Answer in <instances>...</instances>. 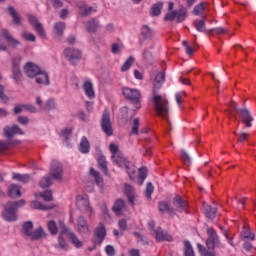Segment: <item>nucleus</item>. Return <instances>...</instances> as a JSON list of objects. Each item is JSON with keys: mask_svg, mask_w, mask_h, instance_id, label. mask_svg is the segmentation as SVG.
<instances>
[{"mask_svg": "<svg viewBox=\"0 0 256 256\" xmlns=\"http://www.w3.org/2000/svg\"><path fill=\"white\" fill-rule=\"evenodd\" d=\"M165 83V72H158L155 76L153 82V103L154 109L158 117H163V119L168 120L169 117V100L161 97V95L157 94V91L163 87Z\"/></svg>", "mask_w": 256, "mask_h": 256, "instance_id": "obj_1", "label": "nucleus"}, {"mask_svg": "<svg viewBox=\"0 0 256 256\" xmlns=\"http://www.w3.org/2000/svg\"><path fill=\"white\" fill-rule=\"evenodd\" d=\"M186 1V7L183 4L179 5L178 10H173L175 4L173 2L168 3V13L164 16V21H175L176 23H183L187 19V9H191L195 5L197 0H184Z\"/></svg>", "mask_w": 256, "mask_h": 256, "instance_id": "obj_2", "label": "nucleus"}, {"mask_svg": "<svg viewBox=\"0 0 256 256\" xmlns=\"http://www.w3.org/2000/svg\"><path fill=\"white\" fill-rule=\"evenodd\" d=\"M26 203L27 202L25 201V199H21L18 201H8L4 205V209L1 213L4 221H7L8 223H13L17 221V219H19V215L17 213H19V209H21V207H25Z\"/></svg>", "mask_w": 256, "mask_h": 256, "instance_id": "obj_3", "label": "nucleus"}, {"mask_svg": "<svg viewBox=\"0 0 256 256\" xmlns=\"http://www.w3.org/2000/svg\"><path fill=\"white\" fill-rule=\"evenodd\" d=\"M24 73H26L27 77L33 79L36 77L35 82L38 85H51V81L49 80V74L47 72H43L39 66L34 64L33 62H28L24 65Z\"/></svg>", "mask_w": 256, "mask_h": 256, "instance_id": "obj_4", "label": "nucleus"}, {"mask_svg": "<svg viewBox=\"0 0 256 256\" xmlns=\"http://www.w3.org/2000/svg\"><path fill=\"white\" fill-rule=\"evenodd\" d=\"M230 105L235 113H238V115H240V119L237 123V128H239V125H241L242 123L246 131L253 129V123L255 121V118L253 117L251 110H249L248 108H239V106H237V103L233 100H231Z\"/></svg>", "mask_w": 256, "mask_h": 256, "instance_id": "obj_5", "label": "nucleus"}, {"mask_svg": "<svg viewBox=\"0 0 256 256\" xmlns=\"http://www.w3.org/2000/svg\"><path fill=\"white\" fill-rule=\"evenodd\" d=\"M3 135L8 140L3 141L0 140V153H3V151H7L11 145H13V136L14 135H25V132L19 127L17 124H13L12 126H5L3 129Z\"/></svg>", "mask_w": 256, "mask_h": 256, "instance_id": "obj_6", "label": "nucleus"}, {"mask_svg": "<svg viewBox=\"0 0 256 256\" xmlns=\"http://www.w3.org/2000/svg\"><path fill=\"white\" fill-rule=\"evenodd\" d=\"M208 238L206 239V247L208 251H215V249H223V243H221V238L215 231V229L208 227L207 228Z\"/></svg>", "mask_w": 256, "mask_h": 256, "instance_id": "obj_7", "label": "nucleus"}, {"mask_svg": "<svg viewBox=\"0 0 256 256\" xmlns=\"http://www.w3.org/2000/svg\"><path fill=\"white\" fill-rule=\"evenodd\" d=\"M100 125L103 133H105L107 137H111L113 135V123H111V113H109L108 110H104Z\"/></svg>", "mask_w": 256, "mask_h": 256, "instance_id": "obj_8", "label": "nucleus"}, {"mask_svg": "<svg viewBox=\"0 0 256 256\" xmlns=\"http://www.w3.org/2000/svg\"><path fill=\"white\" fill-rule=\"evenodd\" d=\"M64 57L71 63V65H77L79 61H81V52L78 49L75 48H65L64 49Z\"/></svg>", "mask_w": 256, "mask_h": 256, "instance_id": "obj_9", "label": "nucleus"}, {"mask_svg": "<svg viewBox=\"0 0 256 256\" xmlns=\"http://www.w3.org/2000/svg\"><path fill=\"white\" fill-rule=\"evenodd\" d=\"M105 237H107V229L105 228V224L100 222L94 230L92 242L95 243V245H101V243L105 241Z\"/></svg>", "mask_w": 256, "mask_h": 256, "instance_id": "obj_10", "label": "nucleus"}, {"mask_svg": "<svg viewBox=\"0 0 256 256\" xmlns=\"http://www.w3.org/2000/svg\"><path fill=\"white\" fill-rule=\"evenodd\" d=\"M28 21L30 25L33 26L34 31H36L39 37H42L43 39L47 37V34L45 33V28H43V24L39 22V20L35 17V15L29 14Z\"/></svg>", "mask_w": 256, "mask_h": 256, "instance_id": "obj_11", "label": "nucleus"}, {"mask_svg": "<svg viewBox=\"0 0 256 256\" xmlns=\"http://www.w3.org/2000/svg\"><path fill=\"white\" fill-rule=\"evenodd\" d=\"M76 207L81 211L82 213H88V215H91L93 213V208L89 205V199L78 195L76 197Z\"/></svg>", "mask_w": 256, "mask_h": 256, "instance_id": "obj_12", "label": "nucleus"}, {"mask_svg": "<svg viewBox=\"0 0 256 256\" xmlns=\"http://www.w3.org/2000/svg\"><path fill=\"white\" fill-rule=\"evenodd\" d=\"M50 177L55 181H63V165L57 161H53L50 169Z\"/></svg>", "mask_w": 256, "mask_h": 256, "instance_id": "obj_13", "label": "nucleus"}, {"mask_svg": "<svg viewBox=\"0 0 256 256\" xmlns=\"http://www.w3.org/2000/svg\"><path fill=\"white\" fill-rule=\"evenodd\" d=\"M21 56H15L12 60L13 79L16 83L21 81Z\"/></svg>", "mask_w": 256, "mask_h": 256, "instance_id": "obj_14", "label": "nucleus"}, {"mask_svg": "<svg viewBox=\"0 0 256 256\" xmlns=\"http://www.w3.org/2000/svg\"><path fill=\"white\" fill-rule=\"evenodd\" d=\"M77 227L79 233L83 237H89V234L91 233V230L89 229V223L87 222V219H85V216H79L77 219Z\"/></svg>", "mask_w": 256, "mask_h": 256, "instance_id": "obj_15", "label": "nucleus"}, {"mask_svg": "<svg viewBox=\"0 0 256 256\" xmlns=\"http://www.w3.org/2000/svg\"><path fill=\"white\" fill-rule=\"evenodd\" d=\"M122 93L125 99H128V101H132V103H139V98L141 97V93H139V90L123 88Z\"/></svg>", "mask_w": 256, "mask_h": 256, "instance_id": "obj_16", "label": "nucleus"}, {"mask_svg": "<svg viewBox=\"0 0 256 256\" xmlns=\"http://www.w3.org/2000/svg\"><path fill=\"white\" fill-rule=\"evenodd\" d=\"M0 37L6 39L8 45L10 47H12L13 49H16V47H19V45H21V42L17 39H15V37H13L11 35V32H9V30L3 28L0 32Z\"/></svg>", "mask_w": 256, "mask_h": 256, "instance_id": "obj_17", "label": "nucleus"}, {"mask_svg": "<svg viewBox=\"0 0 256 256\" xmlns=\"http://www.w3.org/2000/svg\"><path fill=\"white\" fill-rule=\"evenodd\" d=\"M65 29H67V24L65 22H56L53 25V35L57 41H61L63 39V35L65 34Z\"/></svg>", "mask_w": 256, "mask_h": 256, "instance_id": "obj_18", "label": "nucleus"}, {"mask_svg": "<svg viewBox=\"0 0 256 256\" xmlns=\"http://www.w3.org/2000/svg\"><path fill=\"white\" fill-rule=\"evenodd\" d=\"M172 204L174 205V209L176 211H178L179 213H183V211H185L187 209V203L185 202V200H183V198H181V196L176 195L173 200H172Z\"/></svg>", "mask_w": 256, "mask_h": 256, "instance_id": "obj_19", "label": "nucleus"}, {"mask_svg": "<svg viewBox=\"0 0 256 256\" xmlns=\"http://www.w3.org/2000/svg\"><path fill=\"white\" fill-rule=\"evenodd\" d=\"M101 23L96 18H91L86 22V31L88 33H97Z\"/></svg>", "mask_w": 256, "mask_h": 256, "instance_id": "obj_20", "label": "nucleus"}, {"mask_svg": "<svg viewBox=\"0 0 256 256\" xmlns=\"http://www.w3.org/2000/svg\"><path fill=\"white\" fill-rule=\"evenodd\" d=\"M29 237L31 241H39V239H43V237H47V233L45 232V229H43V226H39L37 229L32 231Z\"/></svg>", "mask_w": 256, "mask_h": 256, "instance_id": "obj_21", "label": "nucleus"}, {"mask_svg": "<svg viewBox=\"0 0 256 256\" xmlns=\"http://www.w3.org/2000/svg\"><path fill=\"white\" fill-rule=\"evenodd\" d=\"M156 235V241H173V236L168 234L167 232H163V229L161 227H158L157 230L155 231Z\"/></svg>", "mask_w": 256, "mask_h": 256, "instance_id": "obj_22", "label": "nucleus"}, {"mask_svg": "<svg viewBox=\"0 0 256 256\" xmlns=\"http://www.w3.org/2000/svg\"><path fill=\"white\" fill-rule=\"evenodd\" d=\"M8 195L11 197V199H19L21 197V187L17 184H11L8 187Z\"/></svg>", "mask_w": 256, "mask_h": 256, "instance_id": "obj_23", "label": "nucleus"}, {"mask_svg": "<svg viewBox=\"0 0 256 256\" xmlns=\"http://www.w3.org/2000/svg\"><path fill=\"white\" fill-rule=\"evenodd\" d=\"M242 241H255V233L251 230V227L244 226L241 233Z\"/></svg>", "mask_w": 256, "mask_h": 256, "instance_id": "obj_24", "label": "nucleus"}, {"mask_svg": "<svg viewBox=\"0 0 256 256\" xmlns=\"http://www.w3.org/2000/svg\"><path fill=\"white\" fill-rule=\"evenodd\" d=\"M203 209H204V214L207 219H215L217 216V208H213V206L203 203Z\"/></svg>", "mask_w": 256, "mask_h": 256, "instance_id": "obj_25", "label": "nucleus"}, {"mask_svg": "<svg viewBox=\"0 0 256 256\" xmlns=\"http://www.w3.org/2000/svg\"><path fill=\"white\" fill-rule=\"evenodd\" d=\"M207 17L204 16L202 19L195 20L193 25L198 33H207V25L205 23Z\"/></svg>", "mask_w": 256, "mask_h": 256, "instance_id": "obj_26", "label": "nucleus"}, {"mask_svg": "<svg viewBox=\"0 0 256 256\" xmlns=\"http://www.w3.org/2000/svg\"><path fill=\"white\" fill-rule=\"evenodd\" d=\"M79 151L80 153L87 154L89 151H91V143H89V139L86 136H83L81 138L80 144H79Z\"/></svg>", "mask_w": 256, "mask_h": 256, "instance_id": "obj_27", "label": "nucleus"}, {"mask_svg": "<svg viewBox=\"0 0 256 256\" xmlns=\"http://www.w3.org/2000/svg\"><path fill=\"white\" fill-rule=\"evenodd\" d=\"M125 195L129 201V203H131V205L135 204V188H133V186L129 185V184H125Z\"/></svg>", "mask_w": 256, "mask_h": 256, "instance_id": "obj_28", "label": "nucleus"}, {"mask_svg": "<svg viewBox=\"0 0 256 256\" xmlns=\"http://www.w3.org/2000/svg\"><path fill=\"white\" fill-rule=\"evenodd\" d=\"M79 8V15L80 17H89V15H91V13H95L97 10L93 9V7L91 6H87L85 4H82L80 6H78Z\"/></svg>", "mask_w": 256, "mask_h": 256, "instance_id": "obj_29", "label": "nucleus"}, {"mask_svg": "<svg viewBox=\"0 0 256 256\" xmlns=\"http://www.w3.org/2000/svg\"><path fill=\"white\" fill-rule=\"evenodd\" d=\"M161 11H163V2L159 1L152 5L150 15L152 17H159V15H161Z\"/></svg>", "mask_w": 256, "mask_h": 256, "instance_id": "obj_30", "label": "nucleus"}, {"mask_svg": "<svg viewBox=\"0 0 256 256\" xmlns=\"http://www.w3.org/2000/svg\"><path fill=\"white\" fill-rule=\"evenodd\" d=\"M98 165L101 169V171L105 174V175H109V169L107 168V158H105V156L103 154H100L98 156Z\"/></svg>", "mask_w": 256, "mask_h": 256, "instance_id": "obj_31", "label": "nucleus"}, {"mask_svg": "<svg viewBox=\"0 0 256 256\" xmlns=\"http://www.w3.org/2000/svg\"><path fill=\"white\" fill-rule=\"evenodd\" d=\"M147 175H149L147 167H141L138 169V185H143V183H145Z\"/></svg>", "mask_w": 256, "mask_h": 256, "instance_id": "obj_32", "label": "nucleus"}, {"mask_svg": "<svg viewBox=\"0 0 256 256\" xmlns=\"http://www.w3.org/2000/svg\"><path fill=\"white\" fill-rule=\"evenodd\" d=\"M124 207H125V200L120 198L115 201V203L112 207V211H114V213H116V215H121Z\"/></svg>", "mask_w": 256, "mask_h": 256, "instance_id": "obj_33", "label": "nucleus"}, {"mask_svg": "<svg viewBox=\"0 0 256 256\" xmlns=\"http://www.w3.org/2000/svg\"><path fill=\"white\" fill-rule=\"evenodd\" d=\"M8 13L12 17V20L14 21L15 25H21V16L17 14V10H15V7L9 6Z\"/></svg>", "mask_w": 256, "mask_h": 256, "instance_id": "obj_34", "label": "nucleus"}, {"mask_svg": "<svg viewBox=\"0 0 256 256\" xmlns=\"http://www.w3.org/2000/svg\"><path fill=\"white\" fill-rule=\"evenodd\" d=\"M30 207L31 209H40L41 211H51L55 206H45L39 201H32Z\"/></svg>", "mask_w": 256, "mask_h": 256, "instance_id": "obj_35", "label": "nucleus"}, {"mask_svg": "<svg viewBox=\"0 0 256 256\" xmlns=\"http://www.w3.org/2000/svg\"><path fill=\"white\" fill-rule=\"evenodd\" d=\"M12 179L15 181H20V183H29V181H31V175L13 173Z\"/></svg>", "mask_w": 256, "mask_h": 256, "instance_id": "obj_36", "label": "nucleus"}, {"mask_svg": "<svg viewBox=\"0 0 256 256\" xmlns=\"http://www.w3.org/2000/svg\"><path fill=\"white\" fill-rule=\"evenodd\" d=\"M112 159L118 167H125V163H129L127 159L123 158L121 154H114L112 155Z\"/></svg>", "mask_w": 256, "mask_h": 256, "instance_id": "obj_37", "label": "nucleus"}, {"mask_svg": "<svg viewBox=\"0 0 256 256\" xmlns=\"http://www.w3.org/2000/svg\"><path fill=\"white\" fill-rule=\"evenodd\" d=\"M85 94L87 97L91 99V97H95V91L93 90V83L91 81H86L83 85Z\"/></svg>", "mask_w": 256, "mask_h": 256, "instance_id": "obj_38", "label": "nucleus"}, {"mask_svg": "<svg viewBox=\"0 0 256 256\" xmlns=\"http://www.w3.org/2000/svg\"><path fill=\"white\" fill-rule=\"evenodd\" d=\"M68 239H70L72 245H74V247H76V249H81V247H83V242H81V240H79V238L77 237V234H75V232L69 233Z\"/></svg>", "mask_w": 256, "mask_h": 256, "instance_id": "obj_39", "label": "nucleus"}, {"mask_svg": "<svg viewBox=\"0 0 256 256\" xmlns=\"http://www.w3.org/2000/svg\"><path fill=\"white\" fill-rule=\"evenodd\" d=\"M33 227H34L33 221L24 222V224L22 225V233H24V235L29 237L30 234L33 233Z\"/></svg>", "mask_w": 256, "mask_h": 256, "instance_id": "obj_40", "label": "nucleus"}, {"mask_svg": "<svg viewBox=\"0 0 256 256\" xmlns=\"http://www.w3.org/2000/svg\"><path fill=\"white\" fill-rule=\"evenodd\" d=\"M43 109L46 111V113H49V111H55V109H57V104L55 103V100L53 98L48 99L45 102Z\"/></svg>", "mask_w": 256, "mask_h": 256, "instance_id": "obj_41", "label": "nucleus"}, {"mask_svg": "<svg viewBox=\"0 0 256 256\" xmlns=\"http://www.w3.org/2000/svg\"><path fill=\"white\" fill-rule=\"evenodd\" d=\"M60 135L63 137L65 143L69 145V139H71V135H73V128L62 129Z\"/></svg>", "mask_w": 256, "mask_h": 256, "instance_id": "obj_42", "label": "nucleus"}, {"mask_svg": "<svg viewBox=\"0 0 256 256\" xmlns=\"http://www.w3.org/2000/svg\"><path fill=\"white\" fill-rule=\"evenodd\" d=\"M184 256H195V251L189 240L184 241Z\"/></svg>", "mask_w": 256, "mask_h": 256, "instance_id": "obj_43", "label": "nucleus"}, {"mask_svg": "<svg viewBox=\"0 0 256 256\" xmlns=\"http://www.w3.org/2000/svg\"><path fill=\"white\" fill-rule=\"evenodd\" d=\"M52 179H53V177H51V174H49V176H45L39 182L40 187H42V189H46L47 187H51V185H53V180Z\"/></svg>", "mask_w": 256, "mask_h": 256, "instance_id": "obj_44", "label": "nucleus"}, {"mask_svg": "<svg viewBox=\"0 0 256 256\" xmlns=\"http://www.w3.org/2000/svg\"><path fill=\"white\" fill-rule=\"evenodd\" d=\"M47 227L51 235H57V233H59V228L57 227V222H55V220L48 221Z\"/></svg>", "mask_w": 256, "mask_h": 256, "instance_id": "obj_45", "label": "nucleus"}, {"mask_svg": "<svg viewBox=\"0 0 256 256\" xmlns=\"http://www.w3.org/2000/svg\"><path fill=\"white\" fill-rule=\"evenodd\" d=\"M133 63H135V57L129 56L128 59L121 66V71L125 73V71H129L131 69Z\"/></svg>", "mask_w": 256, "mask_h": 256, "instance_id": "obj_46", "label": "nucleus"}, {"mask_svg": "<svg viewBox=\"0 0 256 256\" xmlns=\"http://www.w3.org/2000/svg\"><path fill=\"white\" fill-rule=\"evenodd\" d=\"M141 35L143 36V39H151L153 35V30L148 25H143L141 30Z\"/></svg>", "mask_w": 256, "mask_h": 256, "instance_id": "obj_47", "label": "nucleus"}, {"mask_svg": "<svg viewBox=\"0 0 256 256\" xmlns=\"http://www.w3.org/2000/svg\"><path fill=\"white\" fill-rule=\"evenodd\" d=\"M192 13L196 16L203 15L205 13V3L200 2L198 5H195Z\"/></svg>", "mask_w": 256, "mask_h": 256, "instance_id": "obj_48", "label": "nucleus"}, {"mask_svg": "<svg viewBox=\"0 0 256 256\" xmlns=\"http://www.w3.org/2000/svg\"><path fill=\"white\" fill-rule=\"evenodd\" d=\"M59 229H60V234L61 237H63L64 235H67L69 237V233H74L71 232V230H69V227H67V225L65 224L64 221H59Z\"/></svg>", "mask_w": 256, "mask_h": 256, "instance_id": "obj_49", "label": "nucleus"}, {"mask_svg": "<svg viewBox=\"0 0 256 256\" xmlns=\"http://www.w3.org/2000/svg\"><path fill=\"white\" fill-rule=\"evenodd\" d=\"M143 60L148 65H151L153 63V52H151L149 49L145 48L143 52Z\"/></svg>", "mask_w": 256, "mask_h": 256, "instance_id": "obj_50", "label": "nucleus"}, {"mask_svg": "<svg viewBox=\"0 0 256 256\" xmlns=\"http://www.w3.org/2000/svg\"><path fill=\"white\" fill-rule=\"evenodd\" d=\"M124 168L126 169V173H128V177L131 181H135V178L133 177V175H135V167H133L131 165L130 162L125 163Z\"/></svg>", "mask_w": 256, "mask_h": 256, "instance_id": "obj_51", "label": "nucleus"}, {"mask_svg": "<svg viewBox=\"0 0 256 256\" xmlns=\"http://www.w3.org/2000/svg\"><path fill=\"white\" fill-rule=\"evenodd\" d=\"M180 158L183 163H187V165L191 166V155H189V152H187V150H181Z\"/></svg>", "mask_w": 256, "mask_h": 256, "instance_id": "obj_52", "label": "nucleus"}, {"mask_svg": "<svg viewBox=\"0 0 256 256\" xmlns=\"http://www.w3.org/2000/svg\"><path fill=\"white\" fill-rule=\"evenodd\" d=\"M154 191H155V187L153 186V183L148 182L146 184V190H145V195L148 201H151V196L153 195Z\"/></svg>", "mask_w": 256, "mask_h": 256, "instance_id": "obj_53", "label": "nucleus"}, {"mask_svg": "<svg viewBox=\"0 0 256 256\" xmlns=\"http://www.w3.org/2000/svg\"><path fill=\"white\" fill-rule=\"evenodd\" d=\"M90 175H91L92 177H94L96 184L101 185V183H103V178L101 177V175L99 174V172L96 171L95 169L90 168Z\"/></svg>", "mask_w": 256, "mask_h": 256, "instance_id": "obj_54", "label": "nucleus"}, {"mask_svg": "<svg viewBox=\"0 0 256 256\" xmlns=\"http://www.w3.org/2000/svg\"><path fill=\"white\" fill-rule=\"evenodd\" d=\"M0 101L4 105L9 103V96L5 95V86L0 84Z\"/></svg>", "mask_w": 256, "mask_h": 256, "instance_id": "obj_55", "label": "nucleus"}, {"mask_svg": "<svg viewBox=\"0 0 256 256\" xmlns=\"http://www.w3.org/2000/svg\"><path fill=\"white\" fill-rule=\"evenodd\" d=\"M56 249L67 251V242H65V238L61 235L58 236V245H56Z\"/></svg>", "mask_w": 256, "mask_h": 256, "instance_id": "obj_56", "label": "nucleus"}, {"mask_svg": "<svg viewBox=\"0 0 256 256\" xmlns=\"http://www.w3.org/2000/svg\"><path fill=\"white\" fill-rule=\"evenodd\" d=\"M63 1L65 0H50V2L52 3V7L55 11L63 9V6L65 5Z\"/></svg>", "mask_w": 256, "mask_h": 256, "instance_id": "obj_57", "label": "nucleus"}, {"mask_svg": "<svg viewBox=\"0 0 256 256\" xmlns=\"http://www.w3.org/2000/svg\"><path fill=\"white\" fill-rule=\"evenodd\" d=\"M120 119L123 121H129V108L127 106L120 109Z\"/></svg>", "mask_w": 256, "mask_h": 256, "instance_id": "obj_58", "label": "nucleus"}, {"mask_svg": "<svg viewBox=\"0 0 256 256\" xmlns=\"http://www.w3.org/2000/svg\"><path fill=\"white\" fill-rule=\"evenodd\" d=\"M170 206L169 203L167 202H159L158 203V210L160 211V213H168V211L170 210Z\"/></svg>", "mask_w": 256, "mask_h": 256, "instance_id": "obj_59", "label": "nucleus"}, {"mask_svg": "<svg viewBox=\"0 0 256 256\" xmlns=\"http://www.w3.org/2000/svg\"><path fill=\"white\" fill-rule=\"evenodd\" d=\"M22 37L25 41H30L31 43H35V41H37V37H35V34L33 33L24 32L22 33Z\"/></svg>", "mask_w": 256, "mask_h": 256, "instance_id": "obj_60", "label": "nucleus"}, {"mask_svg": "<svg viewBox=\"0 0 256 256\" xmlns=\"http://www.w3.org/2000/svg\"><path fill=\"white\" fill-rule=\"evenodd\" d=\"M40 197H42L44 201H53V192L51 190H46L40 194Z\"/></svg>", "mask_w": 256, "mask_h": 256, "instance_id": "obj_61", "label": "nucleus"}, {"mask_svg": "<svg viewBox=\"0 0 256 256\" xmlns=\"http://www.w3.org/2000/svg\"><path fill=\"white\" fill-rule=\"evenodd\" d=\"M134 235L138 239V243H141V245H149V241L147 240V237L143 236V234L139 232H134Z\"/></svg>", "mask_w": 256, "mask_h": 256, "instance_id": "obj_62", "label": "nucleus"}, {"mask_svg": "<svg viewBox=\"0 0 256 256\" xmlns=\"http://www.w3.org/2000/svg\"><path fill=\"white\" fill-rule=\"evenodd\" d=\"M242 247L244 250L247 251V253H251L255 247L253 246V243H251V240H245L243 241Z\"/></svg>", "mask_w": 256, "mask_h": 256, "instance_id": "obj_63", "label": "nucleus"}, {"mask_svg": "<svg viewBox=\"0 0 256 256\" xmlns=\"http://www.w3.org/2000/svg\"><path fill=\"white\" fill-rule=\"evenodd\" d=\"M131 133L132 135H139V118L133 120Z\"/></svg>", "mask_w": 256, "mask_h": 256, "instance_id": "obj_64", "label": "nucleus"}]
</instances>
